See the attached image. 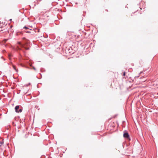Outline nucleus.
<instances>
[{
	"mask_svg": "<svg viewBox=\"0 0 158 158\" xmlns=\"http://www.w3.org/2000/svg\"><path fill=\"white\" fill-rule=\"evenodd\" d=\"M123 137L128 139H129V136L127 132L124 133L123 134Z\"/></svg>",
	"mask_w": 158,
	"mask_h": 158,
	"instance_id": "obj_4",
	"label": "nucleus"
},
{
	"mask_svg": "<svg viewBox=\"0 0 158 158\" xmlns=\"http://www.w3.org/2000/svg\"><path fill=\"white\" fill-rule=\"evenodd\" d=\"M0 143L1 145H2V144H3V141L0 142Z\"/></svg>",
	"mask_w": 158,
	"mask_h": 158,
	"instance_id": "obj_8",
	"label": "nucleus"
},
{
	"mask_svg": "<svg viewBox=\"0 0 158 158\" xmlns=\"http://www.w3.org/2000/svg\"><path fill=\"white\" fill-rule=\"evenodd\" d=\"M17 48L18 49V50H21V48H19L18 46H17Z\"/></svg>",
	"mask_w": 158,
	"mask_h": 158,
	"instance_id": "obj_7",
	"label": "nucleus"
},
{
	"mask_svg": "<svg viewBox=\"0 0 158 158\" xmlns=\"http://www.w3.org/2000/svg\"><path fill=\"white\" fill-rule=\"evenodd\" d=\"M33 69H34V70H36V69L35 68V67H33Z\"/></svg>",
	"mask_w": 158,
	"mask_h": 158,
	"instance_id": "obj_11",
	"label": "nucleus"
},
{
	"mask_svg": "<svg viewBox=\"0 0 158 158\" xmlns=\"http://www.w3.org/2000/svg\"><path fill=\"white\" fill-rule=\"evenodd\" d=\"M12 20V19H10V21H11Z\"/></svg>",
	"mask_w": 158,
	"mask_h": 158,
	"instance_id": "obj_12",
	"label": "nucleus"
},
{
	"mask_svg": "<svg viewBox=\"0 0 158 158\" xmlns=\"http://www.w3.org/2000/svg\"><path fill=\"white\" fill-rule=\"evenodd\" d=\"M1 146V145H0V146Z\"/></svg>",
	"mask_w": 158,
	"mask_h": 158,
	"instance_id": "obj_14",
	"label": "nucleus"
},
{
	"mask_svg": "<svg viewBox=\"0 0 158 158\" xmlns=\"http://www.w3.org/2000/svg\"><path fill=\"white\" fill-rule=\"evenodd\" d=\"M25 32L27 33H31L32 34H34V31H32V32H31L30 31H25Z\"/></svg>",
	"mask_w": 158,
	"mask_h": 158,
	"instance_id": "obj_5",
	"label": "nucleus"
},
{
	"mask_svg": "<svg viewBox=\"0 0 158 158\" xmlns=\"http://www.w3.org/2000/svg\"><path fill=\"white\" fill-rule=\"evenodd\" d=\"M8 56H9V60H10V63H11V64H10V65H11L12 66V67H13V69L17 73L18 71V69H17L15 66L14 65H13V64H12V62H11V55L10 54H8Z\"/></svg>",
	"mask_w": 158,
	"mask_h": 158,
	"instance_id": "obj_1",
	"label": "nucleus"
},
{
	"mask_svg": "<svg viewBox=\"0 0 158 158\" xmlns=\"http://www.w3.org/2000/svg\"><path fill=\"white\" fill-rule=\"evenodd\" d=\"M7 40H8V39H5L4 40L5 42H6Z\"/></svg>",
	"mask_w": 158,
	"mask_h": 158,
	"instance_id": "obj_9",
	"label": "nucleus"
},
{
	"mask_svg": "<svg viewBox=\"0 0 158 158\" xmlns=\"http://www.w3.org/2000/svg\"><path fill=\"white\" fill-rule=\"evenodd\" d=\"M18 44L21 47L24 48L26 50L29 49V47H26L24 44H21L20 42H18Z\"/></svg>",
	"mask_w": 158,
	"mask_h": 158,
	"instance_id": "obj_3",
	"label": "nucleus"
},
{
	"mask_svg": "<svg viewBox=\"0 0 158 158\" xmlns=\"http://www.w3.org/2000/svg\"><path fill=\"white\" fill-rule=\"evenodd\" d=\"M123 76H125V72H123Z\"/></svg>",
	"mask_w": 158,
	"mask_h": 158,
	"instance_id": "obj_10",
	"label": "nucleus"
},
{
	"mask_svg": "<svg viewBox=\"0 0 158 158\" xmlns=\"http://www.w3.org/2000/svg\"><path fill=\"white\" fill-rule=\"evenodd\" d=\"M19 106H16L15 107V111L17 113H21L22 111V109H19Z\"/></svg>",
	"mask_w": 158,
	"mask_h": 158,
	"instance_id": "obj_2",
	"label": "nucleus"
},
{
	"mask_svg": "<svg viewBox=\"0 0 158 158\" xmlns=\"http://www.w3.org/2000/svg\"><path fill=\"white\" fill-rule=\"evenodd\" d=\"M23 29H29L30 30H31V29H30L29 28H28L26 26H25L23 27Z\"/></svg>",
	"mask_w": 158,
	"mask_h": 158,
	"instance_id": "obj_6",
	"label": "nucleus"
},
{
	"mask_svg": "<svg viewBox=\"0 0 158 158\" xmlns=\"http://www.w3.org/2000/svg\"><path fill=\"white\" fill-rule=\"evenodd\" d=\"M76 4H77V2L76 3Z\"/></svg>",
	"mask_w": 158,
	"mask_h": 158,
	"instance_id": "obj_13",
	"label": "nucleus"
}]
</instances>
